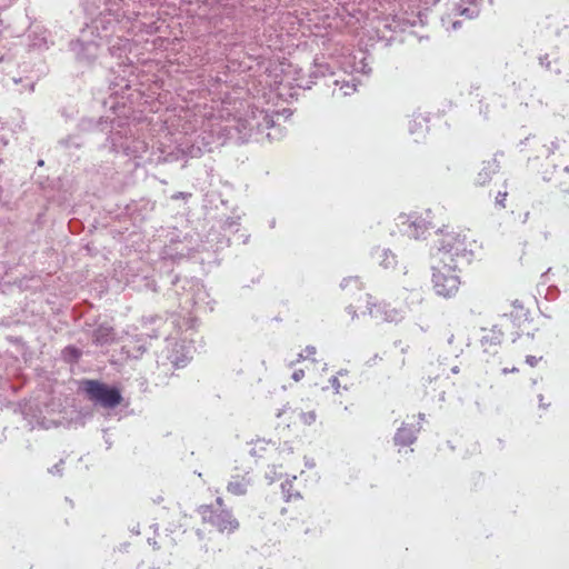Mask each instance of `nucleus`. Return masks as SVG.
Instances as JSON below:
<instances>
[{
	"label": "nucleus",
	"mask_w": 569,
	"mask_h": 569,
	"mask_svg": "<svg viewBox=\"0 0 569 569\" xmlns=\"http://www.w3.org/2000/svg\"><path fill=\"white\" fill-rule=\"evenodd\" d=\"M467 257L466 237L459 233H446L439 240L437 251L432 256V288L443 298L455 297L460 288L457 271L459 261Z\"/></svg>",
	"instance_id": "obj_1"
},
{
	"label": "nucleus",
	"mask_w": 569,
	"mask_h": 569,
	"mask_svg": "<svg viewBox=\"0 0 569 569\" xmlns=\"http://www.w3.org/2000/svg\"><path fill=\"white\" fill-rule=\"evenodd\" d=\"M82 389L90 401L103 408L112 409L122 402V396L118 388L109 387L99 380H84Z\"/></svg>",
	"instance_id": "obj_2"
},
{
	"label": "nucleus",
	"mask_w": 569,
	"mask_h": 569,
	"mask_svg": "<svg viewBox=\"0 0 569 569\" xmlns=\"http://www.w3.org/2000/svg\"><path fill=\"white\" fill-rule=\"evenodd\" d=\"M317 421V415L313 410H283L281 411L276 421V429L279 432H283L286 429L292 430L298 436L303 432L307 427L315 425Z\"/></svg>",
	"instance_id": "obj_3"
},
{
	"label": "nucleus",
	"mask_w": 569,
	"mask_h": 569,
	"mask_svg": "<svg viewBox=\"0 0 569 569\" xmlns=\"http://www.w3.org/2000/svg\"><path fill=\"white\" fill-rule=\"evenodd\" d=\"M198 513L203 522L210 523L222 533L234 532L240 526L239 521L228 509H216L213 506L202 505L198 508Z\"/></svg>",
	"instance_id": "obj_4"
},
{
	"label": "nucleus",
	"mask_w": 569,
	"mask_h": 569,
	"mask_svg": "<svg viewBox=\"0 0 569 569\" xmlns=\"http://www.w3.org/2000/svg\"><path fill=\"white\" fill-rule=\"evenodd\" d=\"M418 429L413 425L403 423L396 432L393 441L399 447V452L402 448L410 447L417 439Z\"/></svg>",
	"instance_id": "obj_5"
},
{
	"label": "nucleus",
	"mask_w": 569,
	"mask_h": 569,
	"mask_svg": "<svg viewBox=\"0 0 569 569\" xmlns=\"http://www.w3.org/2000/svg\"><path fill=\"white\" fill-rule=\"evenodd\" d=\"M303 506L302 497L297 493L293 501L290 499L286 501V506L281 507L280 513L283 516L289 515L290 520H296L302 515Z\"/></svg>",
	"instance_id": "obj_6"
},
{
	"label": "nucleus",
	"mask_w": 569,
	"mask_h": 569,
	"mask_svg": "<svg viewBox=\"0 0 569 569\" xmlns=\"http://www.w3.org/2000/svg\"><path fill=\"white\" fill-rule=\"evenodd\" d=\"M330 382L336 393H340L342 390L346 391L353 385L348 371H339L337 376L332 377Z\"/></svg>",
	"instance_id": "obj_7"
},
{
	"label": "nucleus",
	"mask_w": 569,
	"mask_h": 569,
	"mask_svg": "<svg viewBox=\"0 0 569 569\" xmlns=\"http://www.w3.org/2000/svg\"><path fill=\"white\" fill-rule=\"evenodd\" d=\"M341 288L347 292V295H352L356 291L362 292L365 284L359 277H349L343 279Z\"/></svg>",
	"instance_id": "obj_8"
},
{
	"label": "nucleus",
	"mask_w": 569,
	"mask_h": 569,
	"mask_svg": "<svg viewBox=\"0 0 569 569\" xmlns=\"http://www.w3.org/2000/svg\"><path fill=\"white\" fill-rule=\"evenodd\" d=\"M248 481L244 477H234L227 486V490L236 496L246 495Z\"/></svg>",
	"instance_id": "obj_9"
},
{
	"label": "nucleus",
	"mask_w": 569,
	"mask_h": 569,
	"mask_svg": "<svg viewBox=\"0 0 569 569\" xmlns=\"http://www.w3.org/2000/svg\"><path fill=\"white\" fill-rule=\"evenodd\" d=\"M316 355L317 349L312 346H308L302 352L298 355L297 361H308V365H313L316 362Z\"/></svg>",
	"instance_id": "obj_10"
},
{
	"label": "nucleus",
	"mask_w": 569,
	"mask_h": 569,
	"mask_svg": "<svg viewBox=\"0 0 569 569\" xmlns=\"http://www.w3.org/2000/svg\"><path fill=\"white\" fill-rule=\"evenodd\" d=\"M363 296L366 298L367 308H368L369 313L371 316H375L381 309L380 303H378L377 301H373V297L367 292L363 293Z\"/></svg>",
	"instance_id": "obj_11"
},
{
	"label": "nucleus",
	"mask_w": 569,
	"mask_h": 569,
	"mask_svg": "<svg viewBox=\"0 0 569 569\" xmlns=\"http://www.w3.org/2000/svg\"><path fill=\"white\" fill-rule=\"evenodd\" d=\"M507 196V191H499L496 196V204L500 208H506Z\"/></svg>",
	"instance_id": "obj_12"
},
{
	"label": "nucleus",
	"mask_w": 569,
	"mask_h": 569,
	"mask_svg": "<svg viewBox=\"0 0 569 569\" xmlns=\"http://www.w3.org/2000/svg\"><path fill=\"white\" fill-rule=\"evenodd\" d=\"M310 367L309 365H306L305 368L302 369H297L292 372V379L296 381V382H299L300 380H302L305 378V372L306 370H309Z\"/></svg>",
	"instance_id": "obj_13"
},
{
	"label": "nucleus",
	"mask_w": 569,
	"mask_h": 569,
	"mask_svg": "<svg viewBox=\"0 0 569 569\" xmlns=\"http://www.w3.org/2000/svg\"><path fill=\"white\" fill-rule=\"evenodd\" d=\"M216 503H217V506H218V508H217V509H226V508H224V500H223L221 497H218V498L216 499Z\"/></svg>",
	"instance_id": "obj_14"
},
{
	"label": "nucleus",
	"mask_w": 569,
	"mask_h": 569,
	"mask_svg": "<svg viewBox=\"0 0 569 569\" xmlns=\"http://www.w3.org/2000/svg\"><path fill=\"white\" fill-rule=\"evenodd\" d=\"M460 14H461V16H466V17H467V18H469V19H472V18H473V16H472V13L470 12V10H469V9H463V10L460 12Z\"/></svg>",
	"instance_id": "obj_15"
},
{
	"label": "nucleus",
	"mask_w": 569,
	"mask_h": 569,
	"mask_svg": "<svg viewBox=\"0 0 569 569\" xmlns=\"http://www.w3.org/2000/svg\"><path fill=\"white\" fill-rule=\"evenodd\" d=\"M459 24H460V23H459L458 21H455V22L452 23V28H453V29H457Z\"/></svg>",
	"instance_id": "obj_16"
},
{
	"label": "nucleus",
	"mask_w": 569,
	"mask_h": 569,
	"mask_svg": "<svg viewBox=\"0 0 569 569\" xmlns=\"http://www.w3.org/2000/svg\"><path fill=\"white\" fill-rule=\"evenodd\" d=\"M409 451H410V452H413V449H409ZM405 452L407 453V452H408V450L406 449V450H405Z\"/></svg>",
	"instance_id": "obj_17"
}]
</instances>
